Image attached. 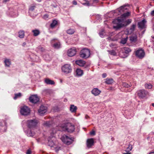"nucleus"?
I'll list each match as a JSON object with an SVG mask.
<instances>
[{
  "instance_id": "obj_1",
  "label": "nucleus",
  "mask_w": 154,
  "mask_h": 154,
  "mask_svg": "<svg viewBox=\"0 0 154 154\" xmlns=\"http://www.w3.org/2000/svg\"><path fill=\"white\" fill-rule=\"evenodd\" d=\"M132 21L131 19H128L127 20H125L123 19H115L113 23L114 24H116V25L114 26L113 28L115 29H118L125 26H126L131 23Z\"/></svg>"
},
{
  "instance_id": "obj_2",
  "label": "nucleus",
  "mask_w": 154,
  "mask_h": 154,
  "mask_svg": "<svg viewBox=\"0 0 154 154\" xmlns=\"http://www.w3.org/2000/svg\"><path fill=\"white\" fill-rule=\"evenodd\" d=\"M56 131V130L54 128L50 131L51 135L48 140V144L51 147H53L55 144V142L54 141L56 139L55 137V134Z\"/></svg>"
},
{
  "instance_id": "obj_3",
  "label": "nucleus",
  "mask_w": 154,
  "mask_h": 154,
  "mask_svg": "<svg viewBox=\"0 0 154 154\" xmlns=\"http://www.w3.org/2000/svg\"><path fill=\"white\" fill-rule=\"evenodd\" d=\"M62 72L65 74L71 73L72 71V68L70 64H65L61 68Z\"/></svg>"
},
{
  "instance_id": "obj_4",
  "label": "nucleus",
  "mask_w": 154,
  "mask_h": 154,
  "mask_svg": "<svg viewBox=\"0 0 154 154\" xmlns=\"http://www.w3.org/2000/svg\"><path fill=\"white\" fill-rule=\"evenodd\" d=\"M80 55V57L82 58H88L90 55V51L87 49H83L81 51Z\"/></svg>"
},
{
  "instance_id": "obj_5",
  "label": "nucleus",
  "mask_w": 154,
  "mask_h": 154,
  "mask_svg": "<svg viewBox=\"0 0 154 154\" xmlns=\"http://www.w3.org/2000/svg\"><path fill=\"white\" fill-rule=\"evenodd\" d=\"M38 123V121L36 119L29 120L27 121L28 126L29 128H35L37 126Z\"/></svg>"
},
{
  "instance_id": "obj_6",
  "label": "nucleus",
  "mask_w": 154,
  "mask_h": 154,
  "mask_svg": "<svg viewBox=\"0 0 154 154\" xmlns=\"http://www.w3.org/2000/svg\"><path fill=\"white\" fill-rule=\"evenodd\" d=\"M61 139L64 143L67 145L71 144L73 141V139L65 135H63L61 137Z\"/></svg>"
},
{
  "instance_id": "obj_7",
  "label": "nucleus",
  "mask_w": 154,
  "mask_h": 154,
  "mask_svg": "<svg viewBox=\"0 0 154 154\" xmlns=\"http://www.w3.org/2000/svg\"><path fill=\"white\" fill-rule=\"evenodd\" d=\"M20 112L23 115H28L30 114V110L28 107L24 106L21 108Z\"/></svg>"
},
{
  "instance_id": "obj_8",
  "label": "nucleus",
  "mask_w": 154,
  "mask_h": 154,
  "mask_svg": "<svg viewBox=\"0 0 154 154\" xmlns=\"http://www.w3.org/2000/svg\"><path fill=\"white\" fill-rule=\"evenodd\" d=\"M76 52V49L75 48H72L68 50L67 54L68 56L72 57L75 55Z\"/></svg>"
},
{
  "instance_id": "obj_9",
  "label": "nucleus",
  "mask_w": 154,
  "mask_h": 154,
  "mask_svg": "<svg viewBox=\"0 0 154 154\" xmlns=\"http://www.w3.org/2000/svg\"><path fill=\"white\" fill-rule=\"evenodd\" d=\"M145 52L142 49H139L136 51V56L139 58H143L145 56Z\"/></svg>"
},
{
  "instance_id": "obj_10",
  "label": "nucleus",
  "mask_w": 154,
  "mask_h": 154,
  "mask_svg": "<svg viewBox=\"0 0 154 154\" xmlns=\"http://www.w3.org/2000/svg\"><path fill=\"white\" fill-rule=\"evenodd\" d=\"M147 92L144 90H140L137 92L138 96L140 98L145 97L147 94Z\"/></svg>"
},
{
  "instance_id": "obj_11",
  "label": "nucleus",
  "mask_w": 154,
  "mask_h": 154,
  "mask_svg": "<svg viewBox=\"0 0 154 154\" xmlns=\"http://www.w3.org/2000/svg\"><path fill=\"white\" fill-rule=\"evenodd\" d=\"M29 100L32 103H36L39 101V98L37 95H33L29 98Z\"/></svg>"
},
{
  "instance_id": "obj_12",
  "label": "nucleus",
  "mask_w": 154,
  "mask_h": 154,
  "mask_svg": "<svg viewBox=\"0 0 154 154\" xmlns=\"http://www.w3.org/2000/svg\"><path fill=\"white\" fill-rule=\"evenodd\" d=\"M66 130L69 132H72L75 130L74 126L71 123H68L66 128Z\"/></svg>"
},
{
  "instance_id": "obj_13",
  "label": "nucleus",
  "mask_w": 154,
  "mask_h": 154,
  "mask_svg": "<svg viewBox=\"0 0 154 154\" xmlns=\"http://www.w3.org/2000/svg\"><path fill=\"white\" fill-rule=\"evenodd\" d=\"M47 111V107L46 106H42L38 110V112L40 115H42L45 113Z\"/></svg>"
},
{
  "instance_id": "obj_14",
  "label": "nucleus",
  "mask_w": 154,
  "mask_h": 154,
  "mask_svg": "<svg viewBox=\"0 0 154 154\" xmlns=\"http://www.w3.org/2000/svg\"><path fill=\"white\" fill-rule=\"evenodd\" d=\"M55 40H57V39H52L51 41V44L54 48H58L60 47V43L59 42H57L55 43H54L55 42Z\"/></svg>"
},
{
  "instance_id": "obj_15",
  "label": "nucleus",
  "mask_w": 154,
  "mask_h": 154,
  "mask_svg": "<svg viewBox=\"0 0 154 154\" xmlns=\"http://www.w3.org/2000/svg\"><path fill=\"white\" fill-rule=\"evenodd\" d=\"M91 93L95 96H97L100 94L101 91L97 88H93L92 90Z\"/></svg>"
},
{
  "instance_id": "obj_16",
  "label": "nucleus",
  "mask_w": 154,
  "mask_h": 154,
  "mask_svg": "<svg viewBox=\"0 0 154 154\" xmlns=\"http://www.w3.org/2000/svg\"><path fill=\"white\" fill-rule=\"evenodd\" d=\"M146 21L145 19H143L142 21L138 23L139 27L140 28L143 29L145 27Z\"/></svg>"
},
{
  "instance_id": "obj_17",
  "label": "nucleus",
  "mask_w": 154,
  "mask_h": 154,
  "mask_svg": "<svg viewBox=\"0 0 154 154\" xmlns=\"http://www.w3.org/2000/svg\"><path fill=\"white\" fill-rule=\"evenodd\" d=\"M94 140L93 138L88 139L87 141V145L88 148L91 147L94 144Z\"/></svg>"
},
{
  "instance_id": "obj_18",
  "label": "nucleus",
  "mask_w": 154,
  "mask_h": 154,
  "mask_svg": "<svg viewBox=\"0 0 154 154\" xmlns=\"http://www.w3.org/2000/svg\"><path fill=\"white\" fill-rule=\"evenodd\" d=\"M75 63L80 66H83L85 64V62L83 60H76Z\"/></svg>"
},
{
  "instance_id": "obj_19",
  "label": "nucleus",
  "mask_w": 154,
  "mask_h": 154,
  "mask_svg": "<svg viewBox=\"0 0 154 154\" xmlns=\"http://www.w3.org/2000/svg\"><path fill=\"white\" fill-rule=\"evenodd\" d=\"M76 76L78 77L81 76L83 74V72L82 70L79 69H77L76 71Z\"/></svg>"
},
{
  "instance_id": "obj_20",
  "label": "nucleus",
  "mask_w": 154,
  "mask_h": 154,
  "mask_svg": "<svg viewBox=\"0 0 154 154\" xmlns=\"http://www.w3.org/2000/svg\"><path fill=\"white\" fill-rule=\"evenodd\" d=\"M127 9V8L126 7V6L124 5L122 6L119 8H118L117 10L120 14H121L122 13L125 12V10H126Z\"/></svg>"
},
{
  "instance_id": "obj_21",
  "label": "nucleus",
  "mask_w": 154,
  "mask_h": 154,
  "mask_svg": "<svg viewBox=\"0 0 154 154\" xmlns=\"http://www.w3.org/2000/svg\"><path fill=\"white\" fill-rule=\"evenodd\" d=\"M45 83L48 85H54L55 84L54 82L48 78H46L45 79Z\"/></svg>"
},
{
  "instance_id": "obj_22",
  "label": "nucleus",
  "mask_w": 154,
  "mask_h": 154,
  "mask_svg": "<svg viewBox=\"0 0 154 154\" xmlns=\"http://www.w3.org/2000/svg\"><path fill=\"white\" fill-rule=\"evenodd\" d=\"M77 108L74 105H71L70 107V110L72 112H75Z\"/></svg>"
},
{
  "instance_id": "obj_23",
  "label": "nucleus",
  "mask_w": 154,
  "mask_h": 154,
  "mask_svg": "<svg viewBox=\"0 0 154 154\" xmlns=\"http://www.w3.org/2000/svg\"><path fill=\"white\" fill-rule=\"evenodd\" d=\"M4 63L5 66L8 67H9L11 64V61L8 59H5L4 61Z\"/></svg>"
},
{
  "instance_id": "obj_24",
  "label": "nucleus",
  "mask_w": 154,
  "mask_h": 154,
  "mask_svg": "<svg viewBox=\"0 0 154 154\" xmlns=\"http://www.w3.org/2000/svg\"><path fill=\"white\" fill-rule=\"evenodd\" d=\"M130 40L131 42H135L137 41V36L136 35L131 36L130 37Z\"/></svg>"
},
{
  "instance_id": "obj_25",
  "label": "nucleus",
  "mask_w": 154,
  "mask_h": 154,
  "mask_svg": "<svg viewBox=\"0 0 154 154\" xmlns=\"http://www.w3.org/2000/svg\"><path fill=\"white\" fill-rule=\"evenodd\" d=\"M130 12H128L123 14L121 16V18L120 19H123V18L128 17L130 15Z\"/></svg>"
},
{
  "instance_id": "obj_26",
  "label": "nucleus",
  "mask_w": 154,
  "mask_h": 154,
  "mask_svg": "<svg viewBox=\"0 0 154 154\" xmlns=\"http://www.w3.org/2000/svg\"><path fill=\"white\" fill-rule=\"evenodd\" d=\"M114 81L112 79L107 78L106 79L105 83L108 84H111L113 83Z\"/></svg>"
},
{
  "instance_id": "obj_27",
  "label": "nucleus",
  "mask_w": 154,
  "mask_h": 154,
  "mask_svg": "<svg viewBox=\"0 0 154 154\" xmlns=\"http://www.w3.org/2000/svg\"><path fill=\"white\" fill-rule=\"evenodd\" d=\"M26 133L29 137H33L34 135V133H33L29 129L28 130Z\"/></svg>"
},
{
  "instance_id": "obj_28",
  "label": "nucleus",
  "mask_w": 154,
  "mask_h": 154,
  "mask_svg": "<svg viewBox=\"0 0 154 154\" xmlns=\"http://www.w3.org/2000/svg\"><path fill=\"white\" fill-rule=\"evenodd\" d=\"M122 51L126 54H128L130 52L131 50L130 48L128 47H124L123 48Z\"/></svg>"
},
{
  "instance_id": "obj_29",
  "label": "nucleus",
  "mask_w": 154,
  "mask_h": 154,
  "mask_svg": "<svg viewBox=\"0 0 154 154\" xmlns=\"http://www.w3.org/2000/svg\"><path fill=\"white\" fill-rule=\"evenodd\" d=\"M145 87L146 89H151L152 87V85L150 83H146L145 84Z\"/></svg>"
},
{
  "instance_id": "obj_30",
  "label": "nucleus",
  "mask_w": 154,
  "mask_h": 154,
  "mask_svg": "<svg viewBox=\"0 0 154 154\" xmlns=\"http://www.w3.org/2000/svg\"><path fill=\"white\" fill-rule=\"evenodd\" d=\"M57 21L56 20H54L53 21L50 25L51 27L53 28L57 24Z\"/></svg>"
},
{
  "instance_id": "obj_31",
  "label": "nucleus",
  "mask_w": 154,
  "mask_h": 154,
  "mask_svg": "<svg viewBox=\"0 0 154 154\" xmlns=\"http://www.w3.org/2000/svg\"><path fill=\"white\" fill-rule=\"evenodd\" d=\"M24 33L23 31H20L19 32V37L20 38H23L24 37Z\"/></svg>"
},
{
  "instance_id": "obj_32",
  "label": "nucleus",
  "mask_w": 154,
  "mask_h": 154,
  "mask_svg": "<svg viewBox=\"0 0 154 154\" xmlns=\"http://www.w3.org/2000/svg\"><path fill=\"white\" fill-rule=\"evenodd\" d=\"M127 39H128V37L127 36L126 37H125V38H122L121 39V43L122 44H125L126 42L127 41Z\"/></svg>"
},
{
  "instance_id": "obj_33",
  "label": "nucleus",
  "mask_w": 154,
  "mask_h": 154,
  "mask_svg": "<svg viewBox=\"0 0 154 154\" xmlns=\"http://www.w3.org/2000/svg\"><path fill=\"white\" fill-rule=\"evenodd\" d=\"M75 31L73 29H69L67 31V33L69 34H72L74 33Z\"/></svg>"
},
{
  "instance_id": "obj_34",
  "label": "nucleus",
  "mask_w": 154,
  "mask_h": 154,
  "mask_svg": "<svg viewBox=\"0 0 154 154\" xmlns=\"http://www.w3.org/2000/svg\"><path fill=\"white\" fill-rule=\"evenodd\" d=\"M32 32L33 33V35L35 36H37L40 33L39 30H33Z\"/></svg>"
},
{
  "instance_id": "obj_35",
  "label": "nucleus",
  "mask_w": 154,
  "mask_h": 154,
  "mask_svg": "<svg viewBox=\"0 0 154 154\" xmlns=\"http://www.w3.org/2000/svg\"><path fill=\"white\" fill-rule=\"evenodd\" d=\"M108 52H109V54L112 55L116 56V52L114 50L109 51L108 50Z\"/></svg>"
},
{
  "instance_id": "obj_36",
  "label": "nucleus",
  "mask_w": 154,
  "mask_h": 154,
  "mask_svg": "<svg viewBox=\"0 0 154 154\" xmlns=\"http://www.w3.org/2000/svg\"><path fill=\"white\" fill-rule=\"evenodd\" d=\"M21 96V94L20 93L16 94H15V97H14V99L16 100L18 97H20Z\"/></svg>"
},
{
  "instance_id": "obj_37",
  "label": "nucleus",
  "mask_w": 154,
  "mask_h": 154,
  "mask_svg": "<svg viewBox=\"0 0 154 154\" xmlns=\"http://www.w3.org/2000/svg\"><path fill=\"white\" fill-rule=\"evenodd\" d=\"M122 85L123 87L127 88H128L131 86V85H128L126 83H123Z\"/></svg>"
},
{
  "instance_id": "obj_38",
  "label": "nucleus",
  "mask_w": 154,
  "mask_h": 154,
  "mask_svg": "<svg viewBox=\"0 0 154 154\" xmlns=\"http://www.w3.org/2000/svg\"><path fill=\"white\" fill-rule=\"evenodd\" d=\"M135 27L136 25L134 24L132 25V26H131L130 28V30L131 31V32H132L134 31L135 28Z\"/></svg>"
},
{
  "instance_id": "obj_39",
  "label": "nucleus",
  "mask_w": 154,
  "mask_h": 154,
  "mask_svg": "<svg viewBox=\"0 0 154 154\" xmlns=\"http://www.w3.org/2000/svg\"><path fill=\"white\" fill-rule=\"evenodd\" d=\"M105 32L103 30H102L99 33V35L101 37H103L104 36Z\"/></svg>"
},
{
  "instance_id": "obj_40",
  "label": "nucleus",
  "mask_w": 154,
  "mask_h": 154,
  "mask_svg": "<svg viewBox=\"0 0 154 154\" xmlns=\"http://www.w3.org/2000/svg\"><path fill=\"white\" fill-rule=\"evenodd\" d=\"M43 18L45 20H48L49 19V16L47 14H45L43 16Z\"/></svg>"
},
{
  "instance_id": "obj_41",
  "label": "nucleus",
  "mask_w": 154,
  "mask_h": 154,
  "mask_svg": "<svg viewBox=\"0 0 154 154\" xmlns=\"http://www.w3.org/2000/svg\"><path fill=\"white\" fill-rule=\"evenodd\" d=\"M89 1H87L86 3H83L82 4L84 5H86L88 6H90V4L89 3Z\"/></svg>"
},
{
  "instance_id": "obj_42",
  "label": "nucleus",
  "mask_w": 154,
  "mask_h": 154,
  "mask_svg": "<svg viewBox=\"0 0 154 154\" xmlns=\"http://www.w3.org/2000/svg\"><path fill=\"white\" fill-rule=\"evenodd\" d=\"M44 125L46 126H48L50 124L48 122H46L44 123Z\"/></svg>"
},
{
  "instance_id": "obj_43",
  "label": "nucleus",
  "mask_w": 154,
  "mask_h": 154,
  "mask_svg": "<svg viewBox=\"0 0 154 154\" xmlns=\"http://www.w3.org/2000/svg\"><path fill=\"white\" fill-rule=\"evenodd\" d=\"M35 7L34 6H32L29 8V10L31 11H33L35 8Z\"/></svg>"
},
{
  "instance_id": "obj_44",
  "label": "nucleus",
  "mask_w": 154,
  "mask_h": 154,
  "mask_svg": "<svg viewBox=\"0 0 154 154\" xmlns=\"http://www.w3.org/2000/svg\"><path fill=\"white\" fill-rule=\"evenodd\" d=\"M90 134L91 135H95V132L94 131H92L91 132H90Z\"/></svg>"
},
{
  "instance_id": "obj_45",
  "label": "nucleus",
  "mask_w": 154,
  "mask_h": 154,
  "mask_svg": "<svg viewBox=\"0 0 154 154\" xmlns=\"http://www.w3.org/2000/svg\"><path fill=\"white\" fill-rule=\"evenodd\" d=\"M41 51H43L44 50V48L41 46H40L38 48Z\"/></svg>"
},
{
  "instance_id": "obj_46",
  "label": "nucleus",
  "mask_w": 154,
  "mask_h": 154,
  "mask_svg": "<svg viewBox=\"0 0 154 154\" xmlns=\"http://www.w3.org/2000/svg\"><path fill=\"white\" fill-rule=\"evenodd\" d=\"M106 75H107L105 73H103L102 75V76L103 78H105L106 77Z\"/></svg>"
},
{
  "instance_id": "obj_47",
  "label": "nucleus",
  "mask_w": 154,
  "mask_h": 154,
  "mask_svg": "<svg viewBox=\"0 0 154 154\" xmlns=\"http://www.w3.org/2000/svg\"><path fill=\"white\" fill-rule=\"evenodd\" d=\"M31 151L30 150H28L26 152V154H31Z\"/></svg>"
},
{
  "instance_id": "obj_48",
  "label": "nucleus",
  "mask_w": 154,
  "mask_h": 154,
  "mask_svg": "<svg viewBox=\"0 0 154 154\" xmlns=\"http://www.w3.org/2000/svg\"><path fill=\"white\" fill-rule=\"evenodd\" d=\"M150 14L152 16H154V10L152 11Z\"/></svg>"
},
{
  "instance_id": "obj_49",
  "label": "nucleus",
  "mask_w": 154,
  "mask_h": 154,
  "mask_svg": "<svg viewBox=\"0 0 154 154\" xmlns=\"http://www.w3.org/2000/svg\"><path fill=\"white\" fill-rule=\"evenodd\" d=\"M72 3L73 5H76L77 4V2L75 1H73L72 2Z\"/></svg>"
},
{
  "instance_id": "obj_50",
  "label": "nucleus",
  "mask_w": 154,
  "mask_h": 154,
  "mask_svg": "<svg viewBox=\"0 0 154 154\" xmlns=\"http://www.w3.org/2000/svg\"><path fill=\"white\" fill-rule=\"evenodd\" d=\"M60 148H56L55 149V151L56 152H57L59 150Z\"/></svg>"
},
{
  "instance_id": "obj_51",
  "label": "nucleus",
  "mask_w": 154,
  "mask_h": 154,
  "mask_svg": "<svg viewBox=\"0 0 154 154\" xmlns=\"http://www.w3.org/2000/svg\"><path fill=\"white\" fill-rule=\"evenodd\" d=\"M10 0H3V3H6L7 2H9Z\"/></svg>"
},
{
  "instance_id": "obj_52",
  "label": "nucleus",
  "mask_w": 154,
  "mask_h": 154,
  "mask_svg": "<svg viewBox=\"0 0 154 154\" xmlns=\"http://www.w3.org/2000/svg\"><path fill=\"white\" fill-rule=\"evenodd\" d=\"M85 119H87L89 118V116H88L86 115L85 116Z\"/></svg>"
},
{
  "instance_id": "obj_53",
  "label": "nucleus",
  "mask_w": 154,
  "mask_h": 154,
  "mask_svg": "<svg viewBox=\"0 0 154 154\" xmlns=\"http://www.w3.org/2000/svg\"><path fill=\"white\" fill-rule=\"evenodd\" d=\"M26 45V43L25 42H23L22 44V46H24Z\"/></svg>"
},
{
  "instance_id": "obj_54",
  "label": "nucleus",
  "mask_w": 154,
  "mask_h": 154,
  "mask_svg": "<svg viewBox=\"0 0 154 154\" xmlns=\"http://www.w3.org/2000/svg\"><path fill=\"white\" fill-rule=\"evenodd\" d=\"M94 2H96V3H97L98 2V0H94Z\"/></svg>"
},
{
  "instance_id": "obj_55",
  "label": "nucleus",
  "mask_w": 154,
  "mask_h": 154,
  "mask_svg": "<svg viewBox=\"0 0 154 154\" xmlns=\"http://www.w3.org/2000/svg\"><path fill=\"white\" fill-rule=\"evenodd\" d=\"M123 154H131L130 152H128L126 153H123Z\"/></svg>"
},
{
  "instance_id": "obj_56",
  "label": "nucleus",
  "mask_w": 154,
  "mask_h": 154,
  "mask_svg": "<svg viewBox=\"0 0 154 154\" xmlns=\"http://www.w3.org/2000/svg\"><path fill=\"white\" fill-rule=\"evenodd\" d=\"M149 154H154V152H151Z\"/></svg>"
},
{
  "instance_id": "obj_57",
  "label": "nucleus",
  "mask_w": 154,
  "mask_h": 154,
  "mask_svg": "<svg viewBox=\"0 0 154 154\" xmlns=\"http://www.w3.org/2000/svg\"><path fill=\"white\" fill-rule=\"evenodd\" d=\"M131 149H132V147H131L130 148H129V150L130 151L131 150Z\"/></svg>"
},
{
  "instance_id": "obj_58",
  "label": "nucleus",
  "mask_w": 154,
  "mask_h": 154,
  "mask_svg": "<svg viewBox=\"0 0 154 154\" xmlns=\"http://www.w3.org/2000/svg\"><path fill=\"white\" fill-rule=\"evenodd\" d=\"M3 127H4V128H6V126H5V125L4 126H3Z\"/></svg>"
},
{
  "instance_id": "obj_59",
  "label": "nucleus",
  "mask_w": 154,
  "mask_h": 154,
  "mask_svg": "<svg viewBox=\"0 0 154 154\" xmlns=\"http://www.w3.org/2000/svg\"><path fill=\"white\" fill-rule=\"evenodd\" d=\"M36 0L38 2H40L41 1V0Z\"/></svg>"
},
{
  "instance_id": "obj_60",
  "label": "nucleus",
  "mask_w": 154,
  "mask_h": 154,
  "mask_svg": "<svg viewBox=\"0 0 154 154\" xmlns=\"http://www.w3.org/2000/svg\"><path fill=\"white\" fill-rule=\"evenodd\" d=\"M152 105L154 107V103L152 104Z\"/></svg>"
},
{
  "instance_id": "obj_61",
  "label": "nucleus",
  "mask_w": 154,
  "mask_h": 154,
  "mask_svg": "<svg viewBox=\"0 0 154 154\" xmlns=\"http://www.w3.org/2000/svg\"><path fill=\"white\" fill-rule=\"evenodd\" d=\"M113 45L112 44H111L110 45V46H113Z\"/></svg>"
},
{
  "instance_id": "obj_62",
  "label": "nucleus",
  "mask_w": 154,
  "mask_h": 154,
  "mask_svg": "<svg viewBox=\"0 0 154 154\" xmlns=\"http://www.w3.org/2000/svg\"><path fill=\"white\" fill-rule=\"evenodd\" d=\"M84 1H85L86 2H87V1H89L88 0H84Z\"/></svg>"
},
{
  "instance_id": "obj_63",
  "label": "nucleus",
  "mask_w": 154,
  "mask_h": 154,
  "mask_svg": "<svg viewBox=\"0 0 154 154\" xmlns=\"http://www.w3.org/2000/svg\"><path fill=\"white\" fill-rule=\"evenodd\" d=\"M45 59V60H48V59Z\"/></svg>"
},
{
  "instance_id": "obj_64",
  "label": "nucleus",
  "mask_w": 154,
  "mask_h": 154,
  "mask_svg": "<svg viewBox=\"0 0 154 154\" xmlns=\"http://www.w3.org/2000/svg\"><path fill=\"white\" fill-rule=\"evenodd\" d=\"M153 38H154V37H153Z\"/></svg>"
}]
</instances>
